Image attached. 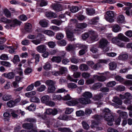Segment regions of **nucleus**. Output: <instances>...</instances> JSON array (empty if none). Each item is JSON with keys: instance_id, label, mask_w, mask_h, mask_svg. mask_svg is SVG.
Masks as SVG:
<instances>
[{"instance_id": "nucleus-1", "label": "nucleus", "mask_w": 132, "mask_h": 132, "mask_svg": "<svg viewBox=\"0 0 132 132\" xmlns=\"http://www.w3.org/2000/svg\"><path fill=\"white\" fill-rule=\"evenodd\" d=\"M100 117H101L104 120L108 122V124L110 126L113 125V121H114V117L112 113L108 108H105L102 111V112L100 114V117L98 115H95L93 117L97 121L92 120V125L91 126L92 127H96L98 124V120L100 119Z\"/></svg>"}, {"instance_id": "nucleus-2", "label": "nucleus", "mask_w": 132, "mask_h": 132, "mask_svg": "<svg viewBox=\"0 0 132 132\" xmlns=\"http://www.w3.org/2000/svg\"><path fill=\"white\" fill-rule=\"evenodd\" d=\"M121 41L128 42H130V39L122 33L118 34L117 37L114 38L112 39V42L113 43L116 44L120 47H122L125 46V44Z\"/></svg>"}, {"instance_id": "nucleus-3", "label": "nucleus", "mask_w": 132, "mask_h": 132, "mask_svg": "<svg viewBox=\"0 0 132 132\" xmlns=\"http://www.w3.org/2000/svg\"><path fill=\"white\" fill-rule=\"evenodd\" d=\"M90 102L89 99L80 97L78 99H73L71 101H68L66 102V104L68 106H74L79 103L86 105L90 103Z\"/></svg>"}, {"instance_id": "nucleus-4", "label": "nucleus", "mask_w": 132, "mask_h": 132, "mask_svg": "<svg viewBox=\"0 0 132 132\" xmlns=\"http://www.w3.org/2000/svg\"><path fill=\"white\" fill-rule=\"evenodd\" d=\"M2 22L6 23H10L11 24L6 26V27L8 29H11L12 27H15V25H20L21 22L18 21L16 19L13 20L8 19L5 17L2 18L0 20Z\"/></svg>"}, {"instance_id": "nucleus-5", "label": "nucleus", "mask_w": 132, "mask_h": 132, "mask_svg": "<svg viewBox=\"0 0 132 132\" xmlns=\"http://www.w3.org/2000/svg\"><path fill=\"white\" fill-rule=\"evenodd\" d=\"M106 15H105V18L106 20L111 23L113 22L114 20L113 18L115 16L114 12L112 11H108L106 12Z\"/></svg>"}, {"instance_id": "nucleus-6", "label": "nucleus", "mask_w": 132, "mask_h": 132, "mask_svg": "<svg viewBox=\"0 0 132 132\" xmlns=\"http://www.w3.org/2000/svg\"><path fill=\"white\" fill-rule=\"evenodd\" d=\"M65 32L67 34V37L70 40L73 41L75 40L72 30L71 29L70 27L66 28Z\"/></svg>"}, {"instance_id": "nucleus-7", "label": "nucleus", "mask_w": 132, "mask_h": 132, "mask_svg": "<svg viewBox=\"0 0 132 132\" xmlns=\"http://www.w3.org/2000/svg\"><path fill=\"white\" fill-rule=\"evenodd\" d=\"M59 70V71H52V75L55 76H58L60 75H62L67 71V69L66 68L61 67L60 68Z\"/></svg>"}, {"instance_id": "nucleus-8", "label": "nucleus", "mask_w": 132, "mask_h": 132, "mask_svg": "<svg viewBox=\"0 0 132 132\" xmlns=\"http://www.w3.org/2000/svg\"><path fill=\"white\" fill-rule=\"evenodd\" d=\"M125 98L127 100L124 101V103L126 104H128L130 103V100L132 99V96L130 93L127 92L125 94Z\"/></svg>"}, {"instance_id": "nucleus-9", "label": "nucleus", "mask_w": 132, "mask_h": 132, "mask_svg": "<svg viewBox=\"0 0 132 132\" xmlns=\"http://www.w3.org/2000/svg\"><path fill=\"white\" fill-rule=\"evenodd\" d=\"M37 51L40 53H43L46 50V46L44 45H41L37 46L36 48Z\"/></svg>"}, {"instance_id": "nucleus-10", "label": "nucleus", "mask_w": 132, "mask_h": 132, "mask_svg": "<svg viewBox=\"0 0 132 132\" xmlns=\"http://www.w3.org/2000/svg\"><path fill=\"white\" fill-rule=\"evenodd\" d=\"M89 34L91 36V39L92 40H97L98 39V35L96 32L93 31L89 32Z\"/></svg>"}, {"instance_id": "nucleus-11", "label": "nucleus", "mask_w": 132, "mask_h": 132, "mask_svg": "<svg viewBox=\"0 0 132 132\" xmlns=\"http://www.w3.org/2000/svg\"><path fill=\"white\" fill-rule=\"evenodd\" d=\"M108 43L106 39L102 38L100 41L99 47L100 48H104L107 45Z\"/></svg>"}, {"instance_id": "nucleus-12", "label": "nucleus", "mask_w": 132, "mask_h": 132, "mask_svg": "<svg viewBox=\"0 0 132 132\" xmlns=\"http://www.w3.org/2000/svg\"><path fill=\"white\" fill-rule=\"evenodd\" d=\"M53 9L56 12H59L62 10V7L60 4H54L52 5Z\"/></svg>"}, {"instance_id": "nucleus-13", "label": "nucleus", "mask_w": 132, "mask_h": 132, "mask_svg": "<svg viewBox=\"0 0 132 132\" xmlns=\"http://www.w3.org/2000/svg\"><path fill=\"white\" fill-rule=\"evenodd\" d=\"M5 78L9 79H12L14 78L15 74L13 72H11L8 73H4L3 74Z\"/></svg>"}, {"instance_id": "nucleus-14", "label": "nucleus", "mask_w": 132, "mask_h": 132, "mask_svg": "<svg viewBox=\"0 0 132 132\" xmlns=\"http://www.w3.org/2000/svg\"><path fill=\"white\" fill-rule=\"evenodd\" d=\"M45 15L46 17L48 18H55L57 17V15L55 13L51 11L46 12Z\"/></svg>"}, {"instance_id": "nucleus-15", "label": "nucleus", "mask_w": 132, "mask_h": 132, "mask_svg": "<svg viewBox=\"0 0 132 132\" xmlns=\"http://www.w3.org/2000/svg\"><path fill=\"white\" fill-rule=\"evenodd\" d=\"M112 30L115 32H117L121 30V27L118 24H115L112 27Z\"/></svg>"}, {"instance_id": "nucleus-16", "label": "nucleus", "mask_w": 132, "mask_h": 132, "mask_svg": "<svg viewBox=\"0 0 132 132\" xmlns=\"http://www.w3.org/2000/svg\"><path fill=\"white\" fill-rule=\"evenodd\" d=\"M50 99V97L48 95H45L43 96L41 99V100L42 102L46 104Z\"/></svg>"}, {"instance_id": "nucleus-17", "label": "nucleus", "mask_w": 132, "mask_h": 132, "mask_svg": "<svg viewBox=\"0 0 132 132\" xmlns=\"http://www.w3.org/2000/svg\"><path fill=\"white\" fill-rule=\"evenodd\" d=\"M22 127L25 129H32L33 127V124L32 123H25L22 125Z\"/></svg>"}, {"instance_id": "nucleus-18", "label": "nucleus", "mask_w": 132, "mask_h": 132, "mask_svg": "<svg viewBox=\"0 0 132 132\" xmlns=\"http://www.w3.org/2000/svg\"><path fill=\"white\" fill-rule=\"evenodd\" d=\"M51 60L53 62L59 63L61 61L62 58L60 56H54Z\"/></svg>"}, {"instance_id": "nucleus-19", "label": "nucleus", "mask_w": 132, "mask_h": 132, "mask_svg": "<svg viewBox=\"0 0 132 132\" xmlns=\"http://www.w3.org/2000/svg\"><path fill=\"white\" fill-rule=\"evenodd\" d=\"M117 112L119 114L120 116L123 118L126 119L128 117L127 113L125 112H121L120 110H119L117 111Z\"/></svg>"}, {"instance_id": "nucleus-20", "label": "nucleus", "mask_w": 132, "mask_h": 132, "mask_svg": "<svg viewBox=\"0 0 132 132\" xmlns=\"http://www.w3.org/2000/svg\"><path fill=\"white\" fill-rule=\"evenodd\" d=\"M112 101L119 105H121L122 103L121 100L117 96H114L113 97Z\"/></svg>"}, {"instance_id": "nucleus-21", "label": "nucleus", "mask_w": 132, "mask_h": 132, "mask_svg": "<svg viewBox=\"0 0 132 132\" xmlns=\"http://www.w3.org/2000/svg\"><path fill=\"white\" fill-rule=\"evenodd\" d=\"M82 96L86 98H88L89 99L90 98L92 97V94L90 92H86L82 94Z\"/></svg>"}, {"instance_id": "nucleus-22", "label": "nucleus", "mask_w": 132, "mask_h": 132, "mask_svg": "<svg viewBox=\"0 0 132 132\" xmlns=\"http://www.w3.org/2000/svg\"><path fill=\"white\" fill-rule=\"evenodd\" d=\"M39 23L42 27H46L48 25V21L45 19H43L40 21Z\"/></svg>"}, {"instance_id": "nucleus-23", "label": "nucleus", "mask_w": 132, "mask_h": 132, "mask_svg": "<svg viewBox=\"0 0 132 132\" xmlns=\"http://www.w3.org/2000/svg\"><path fill=\"white\" fill-rule=\"evenodd\" d=\"M109 69L111 70H114L117 67L116 63L114 62L110 63L109 64Z\"/></svg>"}, {"instance_id": "nucleus-24", "label": "nucleus", "mask_w": 132, "mask_h": 132, "mask_svg": "<svg viewBox=\"0 0 132 132\" xmlns=\"http://www.w3.org/2000/svg\"><path fill=\"white\" fill-rule=\"evenodd\" d=\"M128 57V55L126 54H121L118 57L119 60H126Z\"/></svg>"}, {"instance_id": "nucleus-25", "label": "nucleus", "mask_w": 132, "mask_h": 132, "mask_svg": "<svg viewBox=\"0 0 132 132\" xmlns=\"http://www.w3.org/2000/svg\"><path fill=\"white\" fill-rule=\"evenodd\" d=\"M52 100L54 101H60L62 100V97L60 95L54 94L52 95Z\"/></svg>"}, {"instance_id": "nucleus-26", "label": "nucleus", "mask_w": 132, "mask_h": 132, "mask_svg": "<svg viewBox=\"0 0 132 132\" xmlns=\"http://www.w3.org/2000/svg\"><path fill=\"white\" fill-rule=\"evenodd\" d=\"M76 47L74 45L70 44L66 47V48L67 51H70L73 50Z\"/></svg>"}, {"instance_id": "nucleus-27", "label": "nucleus", "mask_w": 132, "mask_h": 132, "mask_svg": "<svg viewBox=\"0 0 132 132\" xmlns=\"http://www.w3.org/2000/svg\"><path fill=\"white\" fill-rule=\"evenodd\" d=\"M42 32L49 36H52L54 34V32L50 30H44Z\"/></svg>"}, {"instance_id": "nucleus-28", "label": "nucleus", "mask_w": 132, "mask_h": 132, "mask_svg": "<svg viewBox=\"0 0 132 132\" xmlns=\"http://www.w3.org/2000/svg\"><path fill=\"white\" fill-rule=\"evenodd\" d=\"M103 97V95L102 93H100L95 95L93 98L95 100H99L101 99Z\"/></svg>"}, {"instance_id": "nucleus-29", "label": "nucleus", "mask_w": 132, "mask_h": 132, "mask_svg": "<svg viewBox=\"0 0 132 132\" xmlns=\"http://www.w3.org/2000/svg\"><path fill=\"white\" fill-rule=\"evenodd\" d=\"M79 68L81 71H86L88 70V66L86 64H82L80 65Z\"/></svg>"}, {"instance_id": "nucleus-30", "label": "nucleus", "mask_w": 132, "mask_h": 132, "mask_svg": "<svg viewBox=\"0 0 132 132\" xmlns=\"http://www.w3.org/2000/svg\"><path fill=\"white\" fill-rule=\"evenodd\" d=\"M125 20L124 16L122 15H120L118 16L117 19V21L118 23H122Z\"/></svg>"}, {"instance_id": "nucleus-31", "label": "nucleus", "mask_w": 132, "mask_h": 132, "mask_svg": "<svg viewBox=\"0 0 132 132\" xmlns=\"http://www.w3.org/2000/svg\"><path fill=\"white\" fill-rule=\"evenodd\" d=\"M32 29V26L31 24L28 23L26 24L25 26V29L27 32H29L31 31Z\"/></svg>"}, {"instance_id": "nucleus-32", "label": "nucleus", "mask_w": 132, "mask_h": 132, "mask_svg": "<svg viewBox=\"0 0 132 132\" xmlns=\"http://www.w3.org/2000/svg\"><path fill=\"white\" fill-rule=\"evenodd\" d=\"M15 102L13 100H10L7 103V105L10 108L12 107L15 106Z\"/></svg>"}, {"instance_id": "nucleus-33", "label": "nucleus", "mask_w": 132, "mask_h": 132, "mask_svg": "<svg viewBox=\"0 0 132 132\" xmlns=\"http://www.w3.org/2000/svg\"><path fill=\"white\" fill-rule=\"evenodd\" d=\"M86 11L87 13L89 15H92L95 13V10L93 9L88 8L86 9Z\"/></svg>"}, {"instance_id": "nucleus-34", "label": "nucleus", "mask_w": 132, "mask_h": 132, "mask_svg": "<svg viewBox=\"0 0 132 132\" xmlns=\"http://www.w3.org/2000/svg\"><path fill=\"white\" fill-rule=\"evenodd\" d=\"M102 86V84L100 83H97L94 84L93 86V88L95 90L97 89Z\"/></svg>"}, {"instance_id": "nucleus-35", "label": "nucleus", "mask_w": 132, "mask_h": 132, "mask_svg": "<svg viewBox=\"0 0 132 132\" xmlns=\"http://www.w3.org/2000/svg\"><path fill=\"white\" fill-rule=\"evenodd\" d=\"M70 61L71 62L75 64H77L79 63L80 61V59L76 58L75 57H72L70 58Z\"/></svg>"}, {"instance_id": "nucleus-36", "label": "nucleus", "mask_w": 132, "mask_h": 132, "mask_svg": "<svg viewBox=\"0 0 132 132\" xmlns=\"http://www.w3.org/2000/svg\"><path fill=\"white\" fill-rule=\"evenodd\" d=\"M64 21H61L59 20L56 19H54L51 21V22L52 23L58 26L60 25L61 24L62 22Z\"/></svg>"}, {"instance_id": "nucleus-37", "label": "nucleus", "mask_w": 132, "mask_h": 132, "mask_svg": "<svg viewBox=\"0 0 132 132\" xmlns=\"http://www.w3.org/2000/svg\"><path fill=\"white\" fill-rule=\"evenodd\" d=\"M12 60L14 64H15L17 62H19L20 61L19 57L18 55H14Z\"/></svg>"}, {"instance_id": "nucleus-38", "label": "nucleus", "mask_w": 132, "mask_h": 132, "mask_svg": "<svg viewBox=\"0 0 132 132\" xmlns=\"http://www.w3.org/2000/svg\"><path fill=\"white\" fill-rule=\"evenodd\" d=\"M36 94V92L35 91H32L25 93V96L27 97H30L35 95Z\"/></svg>"}, {"instance_id": "nucleus-39", "label": "nucleus", "mask_w": 132, "mask_h": 132, "mask_svg": "<svg viewBox=\"0 0 132 132\" xmlns=\"http://www.w3.org/2000/svg\"><path fill=\"white\" fill-rule=\"evenodd\" d=\"M67 86L69 88L74 89L77 87V86L75 83H69L67 84Z\"/></svg>"}, {"instance_id": "nucleus-40", "label": "nucleus", "mask_w": 132, "mask_h": 132, "mask_svg": "<svg viewBox=\"0 0 132 132\" xmlns=\"http://www.w3.org/2000/svg\"><path fill=\"white\" fill-rule=\"evenodd\" d=\"M24 121L32 123L36 122V120L32 118H27L24 120Z\"/></svg>"}, {"instance_id": "nucleus-41", "label": "nucleus", "mask_w": 132, "mask_h": 132, "mask_svg": "<svg viewBox=\"0 0 132 132\" xmlns=\"http://www.w3.org/2000/svg\"><path fill=\"white\" fill-rule=\"evenodd\" d=\"M11 98V96L10 95L5 94L2 97V99L4 101H6L10 100Z\"/></svg>"}, {"instance_id": "nucleus-42", "label": "nucleus", "mask_w": 132, "mask_h": 132, "mask_svg": "<svg viewBox=\"0 0 132 132\" xmlns=\"http://www.w3.org/2000/svg\"><path fill=\"white\" fill-rule=\"evenodd\" d=\"M0 64L2 65L5 66L7 67H10L11 65V64L10 62L6 61H1Z\"/></svg>"}, {"instance_id": "nucleus-43", "label": "nucleus", "mask_w": 132, "mask_h": 132, "mask_svg": "<svg viewBox=\"0 0 132 132\" xmlns=\"http://www.w3.org/2000/svg\"><path fill=\"white\" fill-rule=\"evenodd\" d=\"M56 38L58 40H60L63 38L64 35L62 33L59 32L56 34Z\"/></svg>"}, {"instance_id": "nucleus-44", "label": "nucleus", "mask_w": 132, "mask_h": 132, "mask_svg": "<svg viewBox=\"0 0 132 132\" xmlns=\"http://www.w3.org/2000/svg\"><path fill=\"white\" fill-rule=\"evenodd\" d=\"M116 84L115 81H109L107 83L106 86L108 87H112L115 85Z\"/></svg>"}, {"instance_id": "nucleus-45", "label": "nucleus", "mask_w": 132, "mask_h": 132, "mask_svg": "<svg viewBox=\"0 0 132 132\" xmlns=\"http://www.w3.org/2000/svg\"><path fill=\"white\" fill-rule=\"evenodd\" d=\"M56 88L54 86H49L48 89V92L49 93H53L54 92Z\"/></svg>"}, {"instance_id": "nucleus-46", "label": "nucleus", "mask_w": 132, "mask_h": 132, "mask_svg": "<svg viewBox=\"0 0 132 132\" xmlns=\"http://www.w3.org/2000/svg\"><path fill=\"white\" fill-rule=\"evenodd\" d=\"M30 100L31 102H33L38 103L40 102L39 98L36 96H34L31 98Z\"/></svg>"}, {"instance_id": "nucleus-47", "label": "nucleus", "mask_w": 132, "mask_h": 132, "mask_svg": "<svg viewBox=\"0 0 132 132\" xmlns=\"http://www.w3.org/2000/svg\"><path fill=\"white\" fill-rule=\"evenodd\" d=\"M99 18L98 17H96L93 18L90 21L91 24H94L95 23L98 22L99 20Z\"/></svg>"}, {"instance_id": "nucleus-48", "label": "nucleus", "mask_w": 132, "mask_h": 132, "mask_svg": "<svg viewBox=\"0 0 132 132\" xmlns=\"http://www.w3.org/2000/svg\"><path fill=\"white\" fill-rule=\"evenodd\" d=\"M31 55L34 57H35L36 59V63L38 62L39 61V59L40 57L39 54H36L35 53H32L31 54Z\"/></svg>"}, {"instance_id": "nucleus-49", "label": "nucleus", "mask_w": 132, "mask_h": 132, "mask_svg": "<svg viewBox=\"0 0 132 132\" xmlns=\"http://www.w3.org/2000/svg\"><path fill=\"white\" fill-rule=\"evenodd\" d=\"M55 82L51 80H47L46 82V84L49 86H54Z\"/></svg>"}, {"instance_id": "nucleus-50", "label": "nucleus", "mask_w": 132, "mask_h": 132, "mask_svg": "<svg viewBox=\"0 0 132 132\" xmlns=\"http://www.w3.org/2000/svg\"><path fill=\"white\" fill-rule=\"evenodd\" d=\"M51 66L50 63L48 62L46 63L43 66L44 69L45 70L50 69L51 68Z\"/></svg>"}, {"instance_id": "nucleus-51", "label": "nucleus", "mask_w": 132, "mask_h": 132, "mask_svg": "<svg viewBox=\"0 0 132 132\" xmlns=\"http://www.w3.org/2000/svg\"><path fill=\"white\" fill-rule=\"evenodd\" d=\"M79 8L78 6H72L70 9V11L72 13H76L78 10Z\"/></svg>"}, {"instance_id": "nucleus-52", "label": "nucleus", "mask_w": 132, "mask_h": 132, "mask_svg": "<svg viewBox=\"0 0 132 132\" xmlns=\"http://www.w3.org/2000/svg\"><path fill=\"white\" fill-rule=\"evenodd\" d=\"M82 124L83 128L86 130H88L89 128V126L88 124L86 122L83 121Z\"/></svg>"}, {"instance_id": "nucleus-53", "label": "nucleus", "mask_w": 132, "mask_h": 132, "mask_svg": "<svg viewBox=\"0 0 132 132\" xmlns=\"http://www.w3.org/2000/svg\"><path fill=\"white\" fill-rule=\"evenodd\" d=\"M87 24L85 23H79L77 25V27L79 28H84L87 26Z\"/></svg>"}, {"instance_id": "nucleus-54", "label": "nucleus", "mask_w": 132, "mask_h": 132, "mask_svg": "<svg viewBox=\"0 0 132 132\" xmlns=\"http://www.w3.org/2000/svg\"><path fill=\"white\" fill-rule=\"evenodd\" d=\"M9 57L7 55L5 54H3L0 56V59L4 60H7L8 59Z\"/></svg>"}, {"instance_id": "nucleus-55", "label": "nucleus", "mask_w": 132, "mask_h": 132, "mask_svg": "<svg viewBox=\"0 0 132 132\" xmlns=\"http://www.w3.org/2000/svg\"><path fill=\"white\" fill-rule=\"evenodd\" d=\"M4 11V14L6 17L9 18L11 16V13L7 9H5Z\"/></svg>"}, {"instance_id": "nucleus-56", "label": "nucleus", "mask_w": 132, "mask_h": 132, "mask_svg": "<svg viewBox=\"0 0 132 132\" xmlns=\"http://www.w3.org/2000/svg\"><path fill=\"white\" fill-rule=\"evenodd\" d=\"M59 45L60 46H65L67 44V42L65 40L63 39L59 41L58 42Z\"/></svg>"}, {"instance_id": "nucleus-57", "label": "nucleus", "mask_w": 132, "mask_h": 132, "mask_svg": "<svg viewBox=\"0 0 132 132\" xmlns=\"http://www.w3.org/2000/svg\"><path fill=\"white\" fill-rule=\"evenodd\" d=\"M36 108V107L34 104L32 103L28 107V109L29 111H35Z\"/></svg>"}, {"instance_id": "nucleus-58", "label": "nucleus", "mask_w": 132, "mask_h": 132, "mask_svg": "<svg viewBox=\"0 0 132 132\" xmlns=\"http://www.w3.org/2000/svg\"><path fill=\"white\" fill-rule=\"evenodd\" d=\"M84 112L82 110L77 111L76 112V115L77 116H82L84 115Z\"/></svg>"}, {"instance_id": "nucleus-59", "label": "nucleus", "mask_w": 132, "mask_h": 132, "mask_svg": "<svg viewBox=\"0 0 132 132\" xmlns=\"http://www.w3.org/2000/svg\"><path fill=\"white\" fill-rule=\"evenodd\" d=\"M58 130L60 131L64 132H67V131H69L70 130V128H59L58 129Z\"/></svg>"}, {"instance_id": "nucleus-60", "label": "nucleus", "mask_w": 132, "mask_h": 132, "mask_svg": "<svg viewBox=\"0 0 132 132\" xmlns=\"http://www.w3.org/2000/svg\"><path fill=\"white\" fill-rule=\"evenodd\" d=\"M115 79L117 81L121 82L123 81V79L122 78L121 76H116L115 77Z\"/></svg>"}, {"instance_id": "nucleus-61", "label": "nucleus", "mask_w": 132, "mask_h": 132, "mask_svg": "<svg viewBox=\"0 0 132 132\" xmlns=\"http://www.w3.org/2000/svg\"><path fill=\"white\" fill-rule=\"evenodd\" d=\"M109 88L106 87H102L100 89L101 91L104 93L108 92L109 91Z\"/></svg>"}, {"instance_id": "nucleus-62", "label": "nucleus", "mask_w": 132, "mask_h": 132, "mask_svg": "<svg viewBox=\"0 0 132 132\" xmlns=\"http://www.w3.org/2000/svg\"><path fill=\"white\" fill-rule=\"evenodd\" d=\"M125 88V87L122 85H119L117 87V90L120 91H124Z\"/></svg>"}, {"instance_id": "nucleus-63", "label": "nucleus", "mask_w": 132, "mask_h": 132, "mask_svg": "<svg viewBox=\"0 0 132 132\" xmlns=\"http://www.w3.org/2000/svg\"><path fill=\"white\" fill-rule=\"evenodd\" d=\"M73 109L72 108H67L66 109L65 113L66 114H70L73 111Z\"/></svg>"}, {"instance_id": "nucleus-64", "label": "nucleus", "mask_w": 132, "mask_h": 132, "mask_svg": "<svg viewBox=\"0 0 132 132\" xmlns=\"http://www.w3.org/2000/svg\"><path fill=\"white\" fill-rule=\"evenodd\" d=\"M82 76L85 79H88L90 76V74L87 72H84L82 73Z\"/></svg>"}]
</instances>
